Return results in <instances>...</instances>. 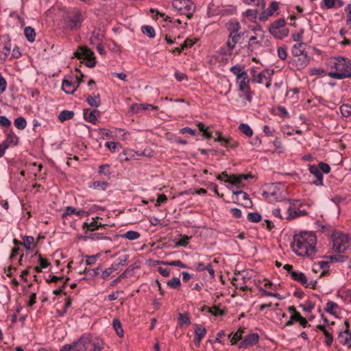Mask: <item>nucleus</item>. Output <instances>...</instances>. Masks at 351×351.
<instances>
[{
  "mask_svg": "<svg viewBox=\"0 0 351 351\" xmlns=\"http://www.w3.org/2000/svg\"><path fill=\"white\" fill-rule=\"evenodd\" d=\"M278 110V115L282 118H288L289 117V112L287 109L282 106H279L277 108Z\"/></svg>",
  "mask_w": 351,
  "mask_h": 351,
  "instance_id": "774afa93",
  "label": "nucleus"
},
{
  "mask_svg": "<svg viewBox=\"0 0 351 351\" xmlns=\"http://www.w3.org/2000/svg\"><path fill=\"white\" fill-rule=\"evenodd\" d=\"M140 233L136 231L130 230L121 235V237L127 239L130 241H134L140 237Z\"/></svg>",
  "mask_w": 351,
  "mask_h": 351,
  "instance_id": "e433bc0d",
  "label": "nucleus"
},
{
  "mask_svg": "<svg viewBox=\"0 0 351 351\" xmlns=\"http://www.w3.org/2000/svg\"><path fill=\"white\" fill-rule=\"evenodd\" d=\"M305 46L306 45L304 43H300L294 45L291 49V53L293 56L300 57L301 56H304L305 54H306V53H305Z\"/></svg>",
  "mask_w": 351,
  "mask_h": 351,
  "instance_id": "b1692460",
  "label": "nucleus"
},
{
  "mask_svg": "<svg viewBox=\"0 0 351 351\" xmlns=\"http://www.w3.org/2000/svg\"><path fill=\"white\" fill-rule=\"evenodd\" d=\"M309 171L313 175L317 180L313 181V184L316 186H322L323 185V175L319 168L315 165H310L309 166Z\"/></svg>",
  "mask_w": 351,
  "mask_h": 351,
  "instance_id": "aec40b11",
  "label": "nucleus"
},
{
  "mask_svg": "<svg viewBox=\"0 0 351 351\" xmlns=\"http://www.w3.org/2000/svg\"><path fill=\"white\" fill-rule=\"evenodd\" d=\"M104 38V35L100 32V30H94L90 37V42L92 44H100Z\"/></svg>",
  "mask_w": 351,
  "mask_h": 351,
  "instance_id": "2f4dec72",
  "label": "nucleus"
},
{
  "mask_svg": "<svg viewBox=\"0 0 351 351\" xmlns=\"http://www.w3.org/2000/svg\"><path fill=\"white\" fill-rule=\"evenodd\" d=\"M84 16L81 10L73 8L67 12L64 16L65 28L69 30H75L81 27L84 21Z\"/></svg>",
  "mask_w": 351,
  "mask_h": 351,
  "instance_id": "39448f33",
  "label": "nucleus"
},
{
  "mask_svg": "<svg viewBox=\"0 0 351 351\" xmlns=\"http://www.w3.org/2000/svg\"><path fill=\"white\" fill-rule=\"evenodd\" d=\"M338 305L337 303L334 302H332V301H328L327 303H326V306L325 308V311L330 313V314H335V312H334V309H335L336 308H337Z\"/></svg>",
  "mask_w": 351,
  "mask_h": 351,
  "instance_id": "4d7b16f0",
  "label": "nucleus"
},
{
  "mask_svg": "<svg viewBox=\"0 0 351 351\" xmlns=\"http://www.w3.org/2000/svg\"><path fill=\"white\" fill-rule=\"evenodd\" d=\"M191 237L185 234H180V240L176 243V245L186 247L189 242Z\"/></svg>",
  "mask_w": 351,
  "mask_h": 351,
  "instance_id": "864d4df0",
  "label": "nucleus"
},
{
  "mask_svg": "<svg viewBox=\"0 0 351 351\" xmlns=\"http://www.w3.org/2000/svg\"><path fill=\"white\" fill-rule=\"evenodd\" d=\"M173 8L178 10L180 14L186 15L188 19L193 17L195 11V5L187 0L175 1L173 3Z\"/></svg>",
  "mask_w": 351,
  "mask_h": 351,
  "instance_id": "1a4fd4ad",
  "label": "nucleus"
},
{
  "mask_svg": "<svg viewBox=\"0 0 351 351\" xmlns=\"http://www.w3.org/2000/svg\"><path fill=\"white\" fill-rule=\"evenodd\" d=\"M286 21L283 18L278 19L271 23L269 27V32L276 39L282 40L289 35V30L285 27Z\"/></svg>",
  "mask_w": 351,
  "mask_h": 351,
  "instance_id": "423d86ee",
  "label": "nucleus"
},
{
  "mask_svg": "<svg viewBox=\"0 0 351 351\" xmlns=\"http://www.w3.org/2000/svg\"><path fill=\"white\" fill-rule=\"evenodd\" d=\"M74 56L78 59L86 60V65L90 68L94 67L96 64L94 52L86 47H80L74 52Z\"/></svg>",
  "mask_w": 351,
  "mask_h": 351,
  "instance_id": "6e6552de",
  "label": "nucleus"
},
{
  "mask_svg": "<svg viewBox=\"0 0 351 351\" xmlns=\"http://www.w3.org/2000/svg\"><path fill=\"white\" fill-rule=\"evenodd\" d=\"M88 238L92 241H97L100 239L110 240L109 237H105L104 234L102 232H92L88 236Z\"/></svg>",
  "mask_w": 351,
  "mask_h": 351,
  "instance_id": "a18cd8bd",
  "label": "nucleus"
},
{
  "mask_svg": "<svg viewBox=\"0 0 351 351\" xmlns=\"http://www.w3.org/2000/svg\"><path fill=\"white\" fill-rule=\"evenodd\" d=\"M11 51L10 40H7L3 47L0 49V60H5Z\"/></svg>",
  "mask_w": 351,
  "mask_h": 351,
  "instance_id": "393cba45",
  "label": "nucleus"
},
{
  "mask_svg": "<svg viewBox=\"0 0 351 351\" xmlns=\"http://www.w3.org/2000/svg\"><path fill=\"white\" fill-rule=\"evenodd\" d=\"M14 125L19 130H24L27 126V121L23 117H19L14 120Z\"/></svg>",
  "mask_w": 351,
  "mask_h": 351,
  "instance_id": "ea45409f",
  "label": "nucleus"
},
{
  "mask_svg": "<svg viewBox=\"0 0 351 351\" xmlns=\"http://www.w3.org/2000/svg\"><path fill=\"white\" fill-rule=\"evenodd\" d=\"M83 337H86L88 341L86 343V349L87 351H101L104 348V342L101 339L93 337L89 333H84Z\"/></svg>",
  "mask_w": 351,
  "mask_h": 351,
  "instance_id": "9d476101",
  "label": "nucleus"
},
{
  "mask_svg": "<svg viewBox=\"0 0 351 351\" xmlns=\"http://www.w3.org/2000/svg\"><path fill=\"white\" fill-rule=\"evenodd\" d=\"M228 32V39L226 43L229 51H232L237 43H239L245 35V32L241 30L239 21L231 20L226 24Z\"/></svg>",
  "mask_w": 351,
  "mask_h": 351,
  "instance_id": "7ed1b4c3",
  "label": "nucleus"
},
{
  "mask_svg": "<svg viewBox=\"0 0 351 351\" xmlns=\"http://www.w3.org/2000/svg\"><path fill=\"white\" fill-rule=\"evenodd\" d=\"M291 277L293 280L298 281L302 285L306 284L307 278L306 277L304 274H303L301 271H291Z\"/></svg>",
  "mask_w": 351,
  "mask_h": 351,
  "instance_id": "bb28decb",
  "label": "nucleus"
},
{
  "mask_svg": "<svg viewBox=\"0 0 351 351\" xmlns=\"http://www.w3.org/2000/svg\"><path fill=\"white\" fill-rule=\"evenodd\" d=\"M332 250L337 253L349 254L351 252V239L340 232L332 234Z\"/></svg>",
  "mask_w": 351,
  "mask_h": 351,
  "instance_id": "20e7f679",
  "label": "nucleus"
},
{
  "mask_svg": "<svg viewBox=\"0 0 351 351\" xmlns=\"http://www.w3.org/2000/svg\"><path fill=\"white\" fill-rule=\"evenodd\" d=\"M178 322L180 327H183L184 326H189L191 324V320L189 316L188 313H179L178 317Z\"/></svg>",
  "mask_w": 351,
  "mask_h": 351,
  "instance_id": "c756f323",
  "label": "nucleus"
},
{
  "mask_svg": "<svg viewBox=\"0 0 351 351\" xmlns=\"http://www.w3.org/2000/svg\"><path fill=\"white\" fill-rule=\"evenodd\" d=\"M36 256H38V264L42 269H46L50 265V263L49 262V261L43 258V256L40 253H38V251H36L32 256V258Z\"/></svg>",
  "mask_w": 351,
  "mask_h": 351,
  "instance_id": "7c9ffc66",
  "label": "nucleus"
},
{
  "mask_svg": "<svg viewBox=\"0 0 351 351\" xmlns=\"http://www.w3.org/2000/svg\"><path fill=\"white\" fill-rule=\"evenodd\" d=\"M252 175L247 174H232L230 175V178L225 180V182L230 184L234 185L237 189H240L243 187V180H247L252 178Z\"/></svg>",
  "mask_w": 351,
  "mask_h": 351,
  "instance_id": "4468645a",
  "label": "nucleus"
},
{
  "mask_svg": "<svg viewBox=\"0 0 351 351\" xmlns=\"http://www.w3.org/2000/svg\"><path fill=\"white\" fill-rule=\"evenodd\" d=\"M239 130L248 137H250L253 135V130L247 123L240 124L239 126Z\"/></svg>",
  "mask_w": 351,
  "mask_h": 351,
  "instance_id": "58836bf2",
  "label": "nucleus"
},
{
  "mask_svg": "<svg viewBox=\"0 0 351 351\" xmlns=\"http://www.w3.org/2000/svg\"><path fill=\"white\" fill-rule=\"evenodd\" d=\"M112 326L116 331L117 335L119 337H122L124 335V331L122 327V324L119 319H114L112 320Z\"/></svg>",
  "mask_w": 351,
  "mask_h": 351,
  "instance_id": "473e14b6",
  "label": "nucleus"
},
{
  "mask_svg": "<svg viewBox=\"0 0 351 351\" xmlns=\"http://www.w3.org/2000/svg\"><path fill=\"white\" fill-rule=\"evenodd\" d=\"M86 101L92 107H99L101 105V100L99 94L93 93L88 96Z\"/></svg>",
  "mask_w": 351,
  "mask_h": 351,
  "instance_id": "a878e982",
  "label": "nucleus"
},
{
  "mask_svg": "<svg viewBox=\"0 0 351 351\" xmlns=\"http://www.w3.org/2000/svg\"><path fill=\"white\" fill-rule=\"evenodd\" d=\"M324 335L325 336V344L327 346L330 347L332 344V342H333V336H332V333L328 332V330L324 331Z\"/></svg>",
  "mask_w": 351,
  "mask_h": 351,
  "instance_id": "338daca9",
  "label": "nucleus"
},
{
  "mask_svg": "<svg viewBox=\"0 0 351 351\" xmlns=\"http://www.w3.org/2000/svg\"><path fill=\"white\" fill-rule=\"evenodd\" d=\"M23 245L29 252H33L35 247L34 238L32 236H25L23 237Z\"/></svg>",
  "mask_w": 351,
  "mask_h": 351,
  "instance_id": "cd10ccee",
  "label": "nucleus"
},
{
  "mask_svg": "<svg viewBox=\"0 0 351 351\" xmlns=\"http://www.w3.org/2000/svg\"><path fill=\"white\" fill-rule=\"evenodd\" d=\"M260 293L261 296H270L274 298H277L279 300H282V298L278 293H273L268 291H266L263 289H260Z\"/></svg>",
  "mask_w": 351,
  "mask_h": 351,
  "instance_id": "13d9d810",
  "label": "nucleus"
},
{
  "mask_svg": "<svg viewBox=\"0 0 351 351\" xmlns=\"http://www.w3.org/2000/svg\"><path fill=\"white\" fill-rule=\"evenodd\" d=\"M128 258H129L128 255H122V256H119L117 259L116 263H114L113 264L114 265V267H117L118 269V267L119 266H123L125 264V263L127 262Z\"/></svg>",
  "mask_w": 351,
  "mask_h": 351,
  "instance_id": "6e6d98bb",
  "label": "nucleus"
},
{
  "mask_svg": "<svg viewBox=\"0 0 351 351\" xmlns=\"http://www.w3.org/2000/svg\"><path fill=\"white\" fill-rule=\"evenodd\" d=\"M209 313L214 316L223 315L225 314V312L223 310L218 308L217 306L210 307Z\"/></svg>",
  "mask_w": 351,
  "mask_h": 351,
  "instance_id": "680f3d73",
  "label": "nucleus"
},
{
  "mask_svg": "<svg viewBox=\"0 0 351 351\" xmlns=\"http://www.w3.org/2000/svg\"><path fill=\"white\" fill-rule=\"evenodd\" d=\"M85 211L83 210H79L78 211L76 210V209L72 206H67L66 208V211L64 213V215H69L71 214H75L77 216H82L85 214Z\"/></svg>",
  "mask_w": 351,
  "mask_h": 351,
  "instance_id": "79ce46f5",
  "label": "nucleus"
},
{
  "mask_svg": "<svg viewBox=\"0 0 351 351\" xmlns=\"http://www.w3.org/2000/svg\"><path fill=\"white\" fill-rule=\"evenodd\" d=\"M167 286L172 289H178L181 285V282L179 278L174 277L167 282Z\"/></svg>",
  "mask_w": 351,
  "mask_h": 351,
  "instance_id": "09e8293b",
  "label": "nucleus"
},
{
  "mask_svg": "<svg viewBox=\"0 0 351 351\" xmlns=\"http://www.w3.org/2000/svg\"><path fill=\"white\" fill-rule=\"evenodd\" d=\"M24 34L28 41L32 43L35 40L36 32L32 27H26L24 29Z\"/></svg>",
  "mask_w": 351,
  "mask_h": 351,
  "instance_id": "f704fd0d",
  "label": "nucleus"
},
{
  "mask_svg": "<svg viewBox=\"0 0 351 351\" xmlns=\"http://www.w3.org/2000/svg\"><path fill=\"white\" fill-rule=\"evenodd\" d=\"M230 71L237 76V80H241V75H244V73H247L244 68L240 64H235L231 66Z\"/></svg>",
  "mask_w": 351,
  "mask_h": 351,
  "instance_id": "c85d7f7f",
  "label": "nucleus"
},
{
  "mask_svg": "<svg viewBox=\"0 0 351 351\" xmlns=\"http://www.w3.org/2000/svg\"><path fill=\"white\" fill-rule=\"evenodd\" d=\"M18 136L12 132H10L7 135L6 139L3 141L4 143L9 147L12 144L16 145L18 141Z\"/></svg>",
  "mask_w": 351,
  "mask_h": 351,
  "instance_id": "c9c22d12",
  "label": "nucleus"
},
{
  "mask_svg": "<svg viewBox=\"0 0 351 351\" xmlns=\"http://www.w3.org/2000/svg\"><path fill=\"white\" fill-rule=\"evenodd\" d=\"M108 186V183L105 181H95L93 187L97 190H106Z\"/></svg>",
  "mask_w": 351,
  "mask_h": 351,
  "instance_id": "3c124183",
  "label": "nucleus"
},
{
  "mask_svg": "<svg viewBox=\"0 0 351 351\" xmlns=\"http://www.w3.org/2000/svg\"><path fill=\"white\" fill-rule=\"evenodd\" d=\"M317 167L319 168L322 173H328L330 171V167L329 166V165L324 162H320L318 164Z\"/></svg>",
  "mask_w": 351,
  "mask_h": 351,
  "instance_id": "69168bd1",
  "label": "nucleus"
},
{
  "mask_svg": "<svg viewBox=\"0 0 351 351\" xmlns=\"http://www.w3.org/2000/svg\"><path fill=\"white\" fill-rule=\"evenodd\" d=\"M215 141L220 143L221 145L228 149H236L239 146V143L234 141L232 137L223 136L219 131L215 132Z\"/></svg>",
  "mask_w": 351,
  "mask_h": 351,
  "instance_id": "f8f14e48",
  "label": "nucleus"
},
{
  "mask_svg": "<svg viewBox=\"0 0 351 351\" xmlns=\"http://www.w3.org/2000/svg\"><path fill=\"white\" fill-rule=\"evenodd\" d=\"M101 113L98 110L94 109V110H89V109H85L84 110L83 115L84 119L90 122L93 124H95L97 118L100 116Z\"/></svg>",
  "mask_w": 351,
  "mask_h": 351,
  "instance_id": "a211bd4d",
  "label": "nucleus"
},
{
  "mask_svg": "<svg viewBox=\"0 0 351 351\" xmlns=\"http://www.w3.org/2000/svg\"><path fill=\"white\" fill-rule=\"evenodd\" d=\"M333 68L335 72H330L328 75L334 79L343 80L351 77V60L344 57L335 58Z\"/></svg>",
  "mask_w": 351,
  "mask_h": 351,
  "instance_id": "f03ea898",
  "label": "nucleus"
},
{
  "mask_svg": "<svg viewBox=\"0 0 351 351\" xmlns=\"http://www.w3.org/2000/svg\"><path fill=\"white\" fill-rule=\"evenodd\" d=\"M317 237L313 232H302L294 235L291 244L293 251L300 256H312L316 252Z\"/></svg>",
  "mask_w": 351,
  "mask_h": 351,
  "instance_id": "f257e3e1",
  "label": "nucleus"
},
{
  "mask_svg": "<svg viewBox=\"0 0 351 351\" xmlns=\"http://www.w3.org/2000/svg\"><path fill=\"white\" fill-rule=\"evenodd\" d=\"M346 13V24L351 27V3L345 7Z\"/></svg>",
  "mask_w": 351,
  "mask_h": 351,
  "instance_id": "0e129e2a",
  "label": "nucleus"
},
{
  "mask_svg": "<svg viewBox=\"0 0 351 351\" xmlns=\"http://www.w3.org/2000/svg\"><path fill=\"white\" fill-rule=\"evenodd\" d=\"M232 192H233L232 200L234 203H237V202L239 201V195H241L242 196L243 199L248 201V202L245 203V207H251L252 206V203L249 199L248 195L246 193L243 192L241 190L237 191H233Z\"/></svg>",
  "mask_w": 351,
  "mask_h": 351,
  "instance_id": "5701e85b",
  "label": "nucleus"
},
{
  "mask_svg": "<svg viewBox=\"0 0 351 351\" xmlns=\"http://www.w3.org/2000/svg\"><path fill=\"white\" fill-rule=\"evenodd\" d=\"M99 173L105 176H108L111 173L110 167L108 164L101 165L99 167Z\"/></svg>",
  "mask_w": 351,
  "mask_h": 351,
  "instance_id": "bf43d9fd",
  "label": "nucleus"
},
{
  "mask_svg": "<svg viewBox=\"0 0 351 351\" xmlns=\"http://www.w3.org/2000/svg\"><path fill=\"white\" fill-rule=\"evenodd\" d=\"M252 73H253L252 80L258 84H262L265 80H269L273 74V71H270L268 69H265L258 74H256V71L253 69Z\"/></svg>",
  "mask_w": 351,
  "mask_h": 351,
  "instance_id": "dca6fc26",
  "label": "nucleus"
},
{
  "mask_svg": "<svg viewBox=\"0 0 351 351\" xmlns=\"http://www.w3.org/2000/svg\"><path fill=\"white\" fill-rule=\"evenodd\" d=\"M247 219L251 222L257 223L261 220V215L258 213H249Z\"/></svg>",
  "mask_w": 351,
  "mask_h": 351,
  "instance_id": "603ef678",
  "label": "nucleus"
},
{
  "mask_svg": "<svg viewBox=\"0 0 351 351\" xmlns=\"http://www.w3.org/2000/svg\"><path fill=\"white\" fill-rule=\"evenodd\" d=\"M296 62V66L298 69H303L308 64V58L307 54H305L302 58H298L295 60Z\"/></svg>",
  "mask_w": 351,
  "mask_h": 351,
  "instance_id": "4c0bfd02",
  "label": "nucleus"
},
{
  "mask_svg": "<svg viewBox=\"0 0 351 351\" xmlns=\"http://www.w3.org/2000/svg\"><path fill=\"white\" fill-rule=\"evenodd\" d=\"M244 332V329L239 328L232 336L230 341L232 345H234L237 343L238 341L241 340L242 338V334Z\"/></svg>",
  "mask_w": 351,
  "mask_h": 351,
  "instance_id": "8fccbe9b",
  "label": "nucleus"
},
{
  "mask_svg": "<svg viewBox=\"0 0 351 351\" xmlns=\"http://www.w3.org/2000/svg\"><path fill=\"white\" fill-rule=\"evenodd\" d=\"M300 315V313H295V315H291L290 319L286 322L285 326H292L295 322H298Z\"/></svg>",
  "mask_w": 351,
  "mask_h": 351,
  "instance_id": "052dcab7",
  "label": "nucleus"
},
{
  "mask_svg": "<svg viewBox=\"0 0 351 351\" xmlns=\"http://www.w3.org/2000/svg\"><path fill=\"white\" fill-rule=\"evenodd\" d=\"M278 10V3L276 1H272L269 6L265 10L267 15L271 16L274 12Z\"/></svg>",
  "mask_w": 351,
  "mask_h": 351,
  "instance_id": "49530a36",
  "label": "nucleus"
},
{
  "mask_svg": "<svg viewBox=\"0 0 351 351\" xmlns=\"http://www.w3.org/2000/svg\"><path fill=\"white\" fill-rule=\"evenodd\" d=\"M341 253H338L337 254L331 255L329 256V258L335 262H340L343 263L345 262L348 256L345 254H341Z\"/></svg>",
  "mask_w": 351,
  "mask_h": 351,
  "instance_id": "de8ad7c7",
  "label": "nucleus"
},
{
  "mask_svg": "<svg viewBox=\"0 0 351 351\" xmlns=\"http://www.w3.org/2000/svg\"><path fill=\"white\" fill-rule=\"evenodd\" d=\"M340 111L341 114L345 117H351V105L348 104H342L340 106Z\"/></svg>",
  "mask_w": 351,
  "mask_h": 351,
  "instance_id": "c03bdc74",
  "label": "nucleus"
},
{
  "mask_svg": "<svg viewBox=\"0 0 351 351\" xmlns=\"http://www.w3.org/2000/svg\"><path fill=\"white\" fill-rule=\"evenodd\" d=\"M78 88V85L75 84L73 76L64 78L62 83V89L66 94H73Z\"/></svg>",
  "mask_w": 351,
  "mask_h": 351,
  "instance_id": "2eb2a0df",
  "label": "nucleus"
},
{
  "mask_svg": "<svg viewBox=\"0 0 351 351\" xmlns=\"http://www.w3.org/2000/svg\"><path fill=\"white\" fill-rule=\"evenodd\" d=\"M345 325L346 328L339 334L338 339L342 345L348 346L351 341V332L349 330V323L347 321L345 322Z\"/></svg>",
  "mask_w": 351,
  "mask_h": 351,
  "instance_id": "6ab92c4d",
  "label": "nucleus"
},
{
  "mask_svg": "<svg viewBox=\"0 0 351 351\" xmlns=\"http://www.w3.org/2000/svg\"><path fill=\"white\" fill-rule=\"evenodd\" d=\"M74 116V112L70 110H62L58 115V119L61 122L71 119Z\"/></svg>",
  "mask_w": 351,
  "mask_h": 351,
  "instance_id": "72a5a7b5",
  "label": "nucleus"
},
{
  "mask_svg": "<svg viewBox=\"0 0 351 351\" xmlns=\"http://www.w3.org/2000/svg\"><path fill=\"white\" fill-rule=\"evenodd\" d=\"M142 32L144 34L148 36L149 38H154L156 36L155 30L153 27L149 25H143L141 27Z\"/></svg>",
  "mask_w": 351,
  "mask_h": 351,
  "instance_id": "a19ab883",
  "label": "nucleus"
},
{
  "mask_svg": "<svg viewBox=\"0 0 351 351\" xmlns=\"http://www.w3.org/2000/svg\"><path fill=\"white\" fill-rule=\"evenodd\" d=\"M101 219L99 217H93L90 219H88L82 225V229L85 230V233L88 232H94L99 230L100 228H104L106 225L103 224L99 221Z\"/></svg>",
  "mask_w": 351,
  "mask_h": 351,
  "instance_id": "ddd939ff",
  "label": "nucleus"
},
{
  "mask_svg": "<svg viewBox=\"0 0 351 351\" xmlns=\"http://www.w3.org/2000/svg\"><path fill=\"white\" fill-rule=\"evenodd\" d=\"M159 263L165 265L180 267L182 268L186 267V265L184 263H183L182 261H180V260L172 261H160Z\"/></svg>",
  "mask_w": 351,
  "mask_h": 351,
  "instance_id": "37998d69",
  "label": "nucleus"
},
{
  "mask_svg": "<svg viewBox=\"0 0 351 351\" xmlns=\"http://www.w3.org/2000/svg\"><path fill=\"white\" fill-rule=\"evenodd\" d=\"M259 336L258 333H251L246 337L240 343L239 348H247L256 344L258 341Z\"/></svg>",
  "mask_w": 351,
  "mask_h": 351,
  "instance_id": "f3484780",
  "label": "nucleus"
},
{
  "mask_svg": "<svg viewBox=\"0 0 351 351\" xmlns=\"http://www.w3.org/2000/svg\"><path fill=\"white\" fill-rule=\"evenodd\" d=\"M195 344L197 347H199L202 339L206 334V329L204 327H202L201 326L196 324L195 328Z\"/></svg>",
  "mask_w": 351,
  "mask_h": 351,
  "instance_id": "412c9836",
  "label": "nucleus"
},
{
  "mask_svg": "<svg viewBox=\"0 0 351 351\" xmlns=\"http://www.w3.org/2000/svg\"><path fill=\"white\" fill-rule=\"evenodd\" d=\"M99 133L101 135V138L104 139L107 138H112L113 136L112 132L105 128H100Z\"/></svg>",
  "mask_w": 351,
  "mask_h": 351,
  "instance_id": "e2e57ef3",
  "label": "nucleus"
},
{
  "mask_svg": "<svg viewBox=\"0 0 351 351\" xmlns=\"http://www.w3.org/2000/svg\"><path fill=\"white\" fill-rule=\"evenodd\" d=\"M74 56L78 59L86 60V65L90 68L94 67L96 64L94 52L86 47H80L74 52Z\"/></svg>",
  "mask_w": 351,
  "mask_h": 351,
  "instance_id": "0eeeda50",
  "label": "nucleus"
},
{
  "mask_svg": "<svg viewBox=\"0 0 351 351\" xmlns=\"http://www.w3.org/2000/svg\"><path fill=\"white\" fill-rule=\"evenodd\" d=\"M88 339L83 335L72 343L63 346L60 351H84Z\"/></svg>",
  "mask_w": 351,
  "mask_h": 351,
  "instance_id": "9b49d317",
  "label": "nucleus"
},
{
  "mask_svg": "<svg viewBox=\"0 0 351 351\" xmlns=\"http://www.w3.org/2000/svg\"><path fill=\"white\" fill-rule=\"evenodd\" d=\"M244 75H241V80H237V84L239 85V90L244 91L250 88V79L247 73H244Z\"/></svg>",
  "mask_w": 351,
  "mask_h": 351,
  "instance_id": "4be33fe9",
  "label": "nucleus"
},
{
  "mask_svg": "<svg viewBox=\"0 0 351 351\" xmlns=\"http://www.w3.org/2000/svg\"><path fill=\"white\" fill-rule=\"evenodd\" d=\"M289 217L288 219H293L298 216H304L306 215V212L304 210H293L292 211L291 208L288 209Z\"/></svg>",
  "mask_w": 351,
  "mask_h": 351,
  "instance_id": "5fc2aeb1",
  "label": "nucleus"
}]
</instances>
